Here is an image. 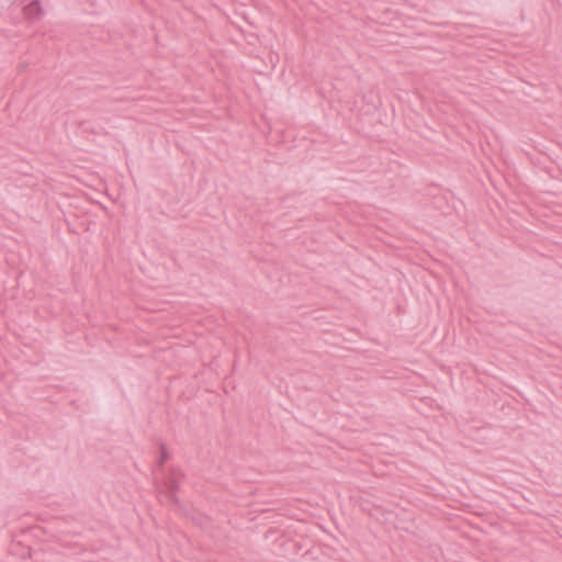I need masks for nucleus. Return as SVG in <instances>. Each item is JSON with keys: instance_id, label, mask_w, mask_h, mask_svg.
Listing matches in <instances>:
<instances>
[{"instance_id": "f257e3e1", "label": "nucleus", "mask_w": 562, "mask_h": 562, "mask_svg": "<svg viewBox=\"0 0 562 562\" xmlns=\"http://www.w3.org/2000/svg\"><path fill=\"white\" fill-rule=\"evenodd\" d=\"M24 16L30 21L40 20L43 15V10L38 0H34L23 8Z\"/></svg>"}, {"instance_id": "f03ea898", "label": "nucleus", "mask_w": 562, "mask_h": 562, "mask_svg": "<svg viewBox=\"0 0 562 562\" xmlns=\"http://www.w3.org/2000/svg\"><path fill=\"white\" fill-rule=\"evenodd\" d=\"M180 487V482L176 479H170L167 483H166V488L167 491L165 492V497L167 498V501L169 503H172V504H178L179 503V499L177 497V491L179 490Z\"/></svg>"}, {"instance_id": "7ed1b4c3", "label": "nucleus", "mask_w": 562, "mask_h": 562, "mask_svg": "<svg viewBox=\"0 0 562 562\" xmlns=\"http://www.w3.org/2000/svg\"><path fill=\"white\" fill-rule=\"evenodd\" d=\"M159 448H160V457H159V460H158V464L161 467L168 460L169 453H168V450H167V448H166V446L164 443H161Z\"/></svg>"}]
</instances>
